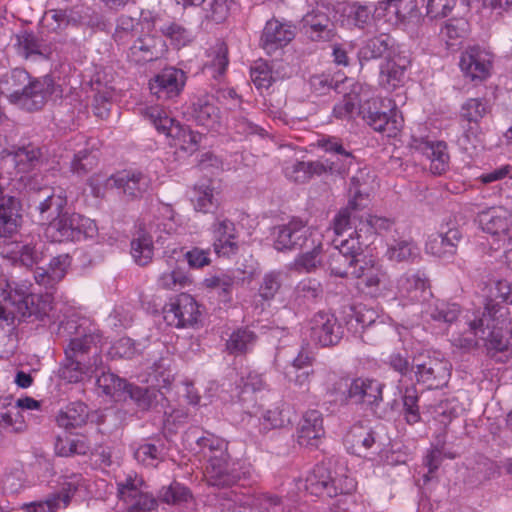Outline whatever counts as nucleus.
<instances>
[{
  "label": "nucleus",
  "mask_w": 512,
  "mask_h": 512,
  "mask_svg": "<svg viewBox=\"0 0 512 512\" xmlns=\"http://www.w3.org/2000/svg\"><path fill=\"white\" fill-rule=\"evenodd\" d=\"M492 296L486 302L483 311L473 313V318L467 317L468 330L459 345L464 348H473L481 344L489 352H503L512 346V318L506 305L500 304L496 299L512 303L511 286L506 280L495 283Z\"/></svg>",
  "instance_id": "obj_1"
},
{
  "label": "nucleus",
  "mask_w": 512,
  "mask_h": 512,
  "mask_svg": "<svg viewBox=\"0 0 512 512\" xmlns=\"http://www.w3.org/2000/svg\"><path fill=\"white\" fill-rule=\"evenodd\" d=\"M34 203L38 204L41 220L48 222L44 236L50 242H76L97 235L94 220L79 213H63L67 197L62 191L56 194L50 187L34 189Z\"/></svg>",
  "instance_id": "obj_2"
},
{
  "label": "nucleus",
  "mask_w": 512,
  "mask_h": 512,
  "mask_svg": "<svg viewBox=\"0 0 512 512\" xmlns=\"http://www.w3.org/2000/svg\"><path fill=\"white\" fill-rule=\"evenodd\" d=\"M58 334L68 341L65 348L67 363L61 368L60 376L69 383H78L82 381L85 371L77 358L89 353L92 347L97 349L98 344L101 343L102 334L95 324L79 318L62 322Z\"/></svg>",
  "instance_id": "obj_3"
},
{
  "label": "nucleus",
  "mask_w": 512,
  "mask_h": 512,
  "mask_svg": "<svg viewBox=\"0 0 512 512\" xmlns=\"http://www.w3.org/2000/svg\"><path fill=\"white\" fill-rule=\"evenodd\" d=\"M176 229L175 211L170 205L163 204L148 224H144L131 241V255L139 266L148 265L154 256L153 235L158 240L162 234H171Z\"/></svg>",
  "instance_id": "obj_4"
},
{
  "label": "nucleus",
  "mask_w": 512,
  "mask_h": 512,
  "mask_svg": "<svg viewBox=\"0 0 512 512\" xmlns=\"http://www.w3.org/2000/svg\"><path fill=\"white\" fill-rule=\"evenodd\" d=\"M71 259L68 254L59 255L51 259L49 268H34V280L39 286L46 288L45 293H38L37 302H34V322H40V326L50 325L55 322L52 314L53 295L52 289L61 281L70 266Z\"/></svg>",
  "instance_id": "obj_5"
},
{
  "label": "nucleus",
  "mask_w": 512,
  "mask_h": 512,
  "mask_svg": "<svg viewBox=\"0 0 512 512\" xmlns=\"http://www.w3.org/2000/svg\"><path fill=\"white\" fill-rule=\"evenodd\" d=\"M117 498L126 512H158V500L147 490L142 476L129 472L116 479Z\"/></svg>",
  "instance_id": "obj_6"
},
{
  "label": "nucleus",
  "mask_w": 512,
  "mask_h": 512,
  "mask_svg": "<svg viewBox=\"0 0 512 512\" xmlns=\"http://www.w3.org/2000/svg\"><path fill=\"white\" fill-rule=\"evenodd\" d=\"M360 113L368 126L387 137L397 136L403 127V117L391 99L369 100Z\"/></svg>",
  "instance_id": "obj_7"
},
{
  "label": "nucleus",
  "mask_w": 512,
  "mask_h": 512,
  "mask_svg": "<svg viewBox=\"0 0 512 512\" xmlns=\"http://www.w3.org/2000/svg\"><path fill=\"white\" fill-rule=\"evenodd\" d=\"M305 489L311 495L331 498L352 493L356 489V481L344 473L332 476L328 467L318 464L306 476Z\"/></svg>",
  "instance_id": "obj_8"
},
{
  "label": "nucleus",
  "mask_w": 512,
  "mask_h": 512,
  "mask_svg": "<svg viewBox=\"0 0 512 512\" xmlns=\"http://www.w3.org/2000/svg\"><path fill=\"white\" fill-rule=\"evenodd\" d=\"M342 387L347 388V391L342 393L343 401L350 400L355 404H365L371 409H374L378 407L383 400L382 392L384 384L375 379L359 377L353 379L350 384H348V379L340 378L327 392L333 395L338 393Z\"/></svg>",
  "instance_id": "obj_9"
},
{
  "label": "nucleus",
  "mask_w": 512,
  "mask_h": 512,
  "mask_svg": "<svg viewBox=\"0 0 512 512\" xmlns=\"http://www.w3.org/2000/svg\"><path fill=\"white\" fill-rule=\"evenodd\" d=\"M351 277L357 279L358 288L371 297L384 296L392 290V281L386 269L372 259L355 266Z\"/></svg>",
  "instance_id": "obj_10"
},
{
  "label": "nucleus",
  "mask_w": 512,
  "mask_h": 512,
  "mask_svg": "<svg viewBox=\"0 0 512 512\" xmlns=\"http://www.w3.org/2000/svg\"><path fill=\"white\" fill-rule=\"evenodd\" d=\"M333 245L334 251L329 259L331 274L341 278L351 276L353 268L359 266L357 257L367 244L350 234L349 239L334 238Z\"/></svg>",
  "instance_id": "obj_11"
},
{
  "label": "nucleus",
  "mask_w": 512,
  "mask_h": 512,
  "mask_svg": "<svg viewBox=\"0 0 512 512\" xmlns=\"http://www.w3.org/2000/svg\"><path fill=\"white\" fill-rule=\"evenodd\" d=\"M250 477V466L231 459L230 455L221 459H214L207 464L205 478L209 486L217 488H231L241 479Z\"/></svg>",
  "instance_id": "obj_12"
},
{
  "label": "nucleus",
  "mask_w": 512,
  "mask_h": 512,
  "mask_svg": "<svg viewBox=\"0 0 512 512\" xmlns=\"http://www.w3.org/2000/svg\"><path fill=\"white\" fill-rule=\"evenodd\" d=\"M202 312L197 301L187 293L171 299L163 308L165 322L176 328H193L200 321Z\"/></svg>",
  "instance_id": "obj_13"
},
{
  "label": "nucleus",
  "mask_w": 512,
  "mask_h": 512,
  "mask_svg": "<svg viewBox=\"0 0 512 512\" xmlns=\"http://www.w3.org/2000/svg\"><path fill=\"white\" fill-rule=\"evenodd\" d=\"M463 234L456 221L449 217L440 225L438 232L431 234L426 243V253L441 259L452 258L462 240Z\"/></svg>",
  "instance_id": "obj_14"
},
{
  "label": "nucleus",
  "mask_w": 512,
  "mask_h": 512,
  "mask_svg": "<svg viewBox=\"0 0 512 512\" xmlns=\"http://www.w3.org/2000/svg\"><path fill=\"white\" fill-rule=\"evenodd\" d=\"M272 235L273 246L278 251L303 250L311 238L318 236L302 220L295 218L287 224L274 227Z\"/></svg>",
  "instance_id": "obj_15"
},
{
  "label": "nucleus",
  "mask_w": 512,
  "mask_h": 512,
  "mask_svg": "<svg viewBox=\"0 0 512 512\" xmlns=\"http://www.w3.org/2000/svg\"><path fill=\"white\" fill-rule=\"evenodd\" d=\"M1 93L6 95L9 102L21 109L31 110L32 107V78L21 68L13 69L5 76L0 84Z\"/></svg>",
  "instance_id": "obj_16"
},
{
  "label": "nucleus",
  "mask_w": 512,
  "mask_h": 512,
  "mask_svg": "<svg viewBox=\"0 0 512 512\" xmlns=\"http://www.w3.org/2000/svg\"><path fill=\"white\" fill-rule=\"evenodd\" d=\"M318 147L330 154V157L319 160L322 162L326 173L343 175L348 172L355 162V156L350 146L344 144L338 137H322L318 140Z\"/></svg>",
  "instance_id": "obj_17"
},
{
  "label": "nucleus",
  "mask_w": 512,
  "mask_h": 512,
  "mask_svg": "<svg viewBox=\"0 0 512 512\" xmlns=\"http://www.w3.org/2000/svg\"><path fill=\"white\" fill-rule=\"evenodd\" d=\"M300 32L310 41L329 42L335 37V26L325 11L324 6L307 11L299 23Z\"/></svg>",
  "instance_id": "obj_18"
},
{
  "label": "nucleus",
  "mask_w": 512,
  "mask_h": 512,
  "mask_svg": "<svg viewBox=\"0 0 512 512\" xmlns=\"http://www.w3.org/2000/svg\"><path fill=\"white\" fill-rule=\"evenodd\" d=\"M413 368L417 382L426 385L428 389L442 387L450 377L448 362L429 355L415 357Z\"/></svg>",
  "instance_id": "obj_19"
},
{
  "label": "nucleus",
  "mask_w": 512,
  "mask_h": 512,
  "mask_svg": "<svg viewBox=\"0 0 512 512\" xmlns=\"http://www.w3.org/2000/svg\"><path fill=\"white\" fill-rule=\"evenodd\" d=\"M31 297L32 293L21 287L10 291L4 298V304L0 303V328H4V326L14 328L16 320L20 323L30 317L32 314L30 310Z\"/></svg>",
  "instance_id": "obj_20"
},
{
  "label": "nucleus",
  "mask_w": 512,
  "mask_h": 512,
  "mask_svg": "<svg viewBox=\"0 0 512 512\" xmlns=\"http://www.w3.org/2000/svg\"><path fill=\"white\" fill-rule=\"evenodd\" d=\"M185 72L176 67H165L149 81L152 95L159 100H170L178 97L186 84Z\"/></svg>",
  "instance_id": "obj_21"
},
{
  "label": "nucleus",
  "mask_w": 512,
  "mask_h": 512,
  "mask_svg": "<svg viewBox=\"0 0 512 512\" xmlns=\"http://www.w3.org/2000/svg\"><path fill=\"white\" fill-rule=\"evenodd\" d=\"M310 337L322 347L333 346L343 337V329L336 316L319 311L309 321Z\"/></svg>",
  "instance_id": "obj_22"
},
{
  "label": "nucleus",
  "mask_w": 512,
  "mask_h": 512,
  "mask_svg": "<svg viewBox=\"0 0 512 512\" xmlns=\"http://www.w3.org/2000/svg\"><path fill=\"white\" fill-rule=\"evenodd\" d=\"M460 68L472 81H483L489 77L492 68V55L479 46L468 47L461 55Z\"/></svg>",
  "instance_id": "obj_23"
},
{
  "label": "nucleus",
  "mask_w": 512,
  "mask_h": 512,
  "mask_svg": "<svg viewBox=\"0 0 512 512\" xmlns=\"http://www.w3.org/2000/svg\"><path fill=\"white\" fill-rule=\"evenodd\" d=\"M213 249L219 257H231L239 250L235 224L228 218L216 217L211 225Z\"/></svg>",
  "instance_id": "obj_24"
},
{
  "label": "nucleus",
  "mask_w": 512,
  "mask_h": 512,
  "mask_svg": "<svg viewBox=\"0 0 512 512\" xmlns=\"http://www.w3.org/2000/svg\"><path fill=\"white\" fill-rule=\"evenodd\" d=\"M167 52L165 40L154 34H146L137 38L128 51V59L135 64L156 61Z\"/></svg>",
  "instance_id": "obj_25"
},
{
  "label": "nucleus",
  "mask_w": 512,
  "mask_h": 512,
  "mask_svg": "<svg viewBox=\"0 0 512 512\" xmlns=\"http://www.w3.org/2000/svg\"><path fill=\"white\" fill-rule=\"evenodd\" d=\"M294 37L295 33L291 25L273 18L268 20L263 28L260 46L271 55L288 45Z\"/></svg>",
  "instance_id": "obj_26"
},
{
  "label": "nucleus",
  "mask_w": 512,
  "mask_h": 512,
  "mask_svg": "<svg viewBox=\"0 0 512 512\" xmlns=\"http://www.w3.org/2000/svg\"><path fill=\"white\" fill-rule=\"evenodd\" d=\"M186 114L198 125L207 128H214L220 119V110L215 105L214 97L207 93L193 97Z\"/></svg>",
  "instance_id": "obj_27"
},
{
  "label": "nucleus",
  "mask_w": 512,
  "mask_h": 512,
  "mask_svg": "<svg viewBox=\"0 0 512 512\" xmlns=\"http://www.w3.org/2000/svg\"><path fill=\"white\" fill-rule=\"evenodd\" d=\"M396 288L400 297L411 302L424 301L428 295H431L429 280L421 271H408L401 275L397 280Z\"/></svg>",
  "instance_id": "obj_28"
},
{
  "label": "nucleus",
  "mask_w": 512,
  "mask_h": 512,
  "mask_svg": "<svg viewBox=\"0 0 512 512\" xmlns=\"http://www.w3.org/2000/svg\"><path fill=\"white\" fill-rule=\"evenodd\" d=\"M344 443L349 453L363 457L375 446L379 447L376 432L363 423H356L349 429Z\"/></svg>",
  "instance_id": "obj_29"
},
{
  "label": "nucleus",
  "mask_w": 512,
  "mask_h": 512,
  "mask_svg": "<svg viewBox=\"0 0 512 512\" xmlns=\"http://www.w3.org/2000/svg\"><path fill=\"white\" fill-rule=\"evenodd\" d=\"M325 434L322 413L316 409L306 411L297 428V442L301 446L317 447Z\"/></svg>",
  "instance_id": "obj_30"
},
{
  "label": "nucleus",
  "mask_w": 512,
  "mask_h": 512,
  "mask_svg": "<svg viewBox=\"0 0 512 512\" xmlns=\"http://www.w3.org/2000/svg\"><path fill=\"white\" fill-rule=\"evenodd\" d=\"M25 410H32V397L20 398L15 403L0 407V427L13 432L25 430Z\"/></svg>",
  "instance_id": "obj_31"
},
{
  "label": "nucleus",
  "mask_w": 512,
  "mask_h": 512,
  "mask_svg": "<svg viewBox=\"0 0 512 512\" xmlns=\"http://www.w3.org/2000/svg\"><path fill=\"white\" fill-rule=\"evenodd\" d=\"M481 229L491 235L506 234L512 227V213L504 207H491L478 214Z\"/></svg>",
  "instance_id": "obj_32"
},
{
  "label": "nucleus",
  "mask_w": 512,
  "mask_h": 512,
  "mask_svg": "<svg viewBox=\"0 0 512 512\" xmlns=\"http://www.w3.org/2000/svg\"><path fill=\"white\" fill-rule=\"evenodd\" d=\"M396 53L395 39L386 33H381L367 39L358 51L360 62L379 58L389 59Z\"/></svg>",
  "instance_id": "obj_33"
},
{
  "label": "nucleus",
  "mask_w": 512,
  "mask_h": 512,
  "mask_svg": "<svg viewBox=\"0 0 512 512\" xmlns=\"http://www.w3.org/2000/svg\"><path fill=\"white\" fill-rule=\"evenodd\" d=\"M114 184L131 198L141 197L150 186V178L137 170H125L113 177Z\"/></svg>",
  "instance_id": "obj_34"
},
{
  "label": "nucleus",
  "mask_w": 512,
  "mask_h": 512,
  "mask_svg": "<svg viewBox=\"0 0 512 512\" xmlns=\"http://www.w3.org/2000/svg\"><path fill=\"white\" fill-rule=\"evenodd\" d=\"M379 7L394 14L397 21L406 27L418 25L422 20L415 0H383Z\"/></svg>",
  "instance_id": "obj_35"
},
{
  "label": "nucleus",
  "mask_w": 512,
  "mask_h": 512,
  "mask_svg": "<svg viewBox=\"0 0 512 512\" xmlns=\"http://www.w3.org/2000/svg\"><path fill=\"white\" fill-rule=\"evenodd\" d=\"M361 216L358 215L357 205L354 200L349 201L348 205L341 209L333 220V230L335 238L349 239L350 234L352 237H357L355 226H359Z\"/></svg>",
  "instance_id": "obj_36"
},
{
  "label": "nucleus",
  "mask_w": 512,
  "mask_h": 512,
  "mask_svg": "<svg viewBox=\"0 0 512 512\" xmlns=\"http://www.w3.org/2000/svg\"><path fill=\"white\" fill-rule=\"evenodd\" d=\"M204 72L213 79L219 80L224 76L229 65L228 47L223 42H217L206 51Z\"/></svg>",
  "instance_id": "obj_37"
},
{
  "label": "nucleus",
  "mask_w": 512,
  "mask_h": 512,
  "mask_svg": "<svg viewBox=\"0 0 512 512\" xmlns=\"http://www.w3.org/2000/svg\"><path fill=\"white\" fill-rule=\"evenodd\" d=\"M422 153L430 160V170L434 175H441L449 168L447 144L443 141H423Z\"/></svg>",
  "instance_id": "obj_38"
},
{
  "label": "nucleus",
  "mask_w": 512,
  "mask_h": 512,
  "mask_svg": "<svg viewBox=\"0 0 512 512\" xmlns=\"http://www.w3.org/2000/svg\"><path fill=\"white\" fill-rule=\"evenodd\" d=\"M461 309L457 303L448 302L441 299H433L422 311L426 319L437 323L451 324L456 321L460 315Z\"/></svg>",
  "instance_id": "obj_39"
},
{
  "label": "nucleus",
  "mask_w": 512,
  "mask_h": 512,
  "mask_svg": "<svg viewBox=\"0 0 512 512\" xmlns=\"http://www.w3.org/2000/svg\"><path fill=\"white\" fill-rule=\"evenodd\" d=\"M190 200L195 211L213 213L218 208V200L214 196V187L211 180H205L194 185Z\"/></svg>",
  "instance_id": "obj_40"
},
{
  "label": "nucleus",
  "mask_w": 512,
  "mask_h": 512,
  "mask_svg": "<svg viewBox=\"0 0 512 512\" xmlns=\"http://www.w3.org/2000/svg\"><path fill=\"white\" fill-rule=\"evenodd\" d=\"M126 395L134 402L141 411H148L155 408L165 397L161 391L154 387H140L129 384Z\"/></svg>",
  "instance_id": "obj_41"
},
{
  "label": "nucleus",
  "mask_w": 512,
  "mask_h": 512,
  "mask_svg": "<svg viewBox=\"0 0 512 512\" xmlns=\"http://www.w3.org/2000/svg\"><path fill=\"white\" fill-rule=\"evenodd\" d=\"M420 255L415 242L411 239H394L388 244L385 257L393 262H413Z\"/></svg>",
  "instance_id": "obj_42"
},
{
  "label": "nucleus",
  "mask_w": 512,
  "mask_h": 512,
  "mask_svg": "<svg viewBox=\"0 0 512 512\" xmlns=\"http://www.w3.org/2000/svg\"><path fill=\"white\" fill-rule=\"evenodd\" d=\"M196 444L208 464L212 463L214 457L218 460L229 455L227 442L212 433L206 432L204 436L198 437Z\"/></svg>",
  "instance_id": "obj_43"
},
{
  "label": "nucleus",
  "mask_w": 512,
  "mask_h": 512,
  "mask_svg": "<svg viewBox=\"0 0 512 512\" xmlns=\"http://www.w3.org/2000/svg\"><path fill=\"white\" fill-rule=\"evenodd\" d=\"M394 226V220L386 217L376 216V215H368L365 219L361 216V220H359V226H355V231L357 238L366 243L368 240V234L371 236L373 234H381L384 232H388Z\"/></svg>",
  "instance_id": "obj_44"
},
{
  "label": "nucleus",
  "mask_w": 512,
  "mask_h": 512,
  "mask_svg": "<svg viewBox=\"0 0 512 512\" xmlns=\"http://www.w3.org/2000/svg\"><path fill=\"white\" fill-rule=\"evenodd\" d=\"M325 173V168L319 160L308 162L297 161L285 168L286 177L296 183H305L313 176H321Z\"/></svg>",
  "instance_id": "obj_45"
},
{
  "label": "nucleus",
  "mask_w": 512,
  "mask_h": 512,
  "mask_svg": "<svg viewBox=\"0 0 512 512\" xmlns=\"http://www.w3.org/2000/svg\"><path fill=\"white\" fill-rule=\"evenodd\" d=\"M88 418V407L82 402L69 403L61 409L57 416V423L67 430L81 427Z\"/></svg>",
  "instance_id": "obj_46"
},
{
  "label": "nucleus",
  "mask_w": 512,
  "mask_h": 512,
  "mask_svg": "<svg viewBox=\"0 0 512 512\" xmlns=\"http://www.w3.org/2000/svg\"><path fill=\"white\" fill-rule=\"evenodd\" d=\"M128 385L129 383L125 379L111 372L102 371L96 379L98 393L115 399L126 396Z\"/></svg>",
  "instance_id": "obj_47"
},
{
  "label": "nucleus",
  "mask_w": 512,
  "mask_h": 512,
  "mask_svg": "<svg viewBox=\"0 0 512 512\" xmlns=\"http://www.w3.org/2000/svg\"><path fill=\"white\" fill-rule=\"evenodd\" d=\"M305 252L300 254L294 261L295 269L301 272H311L321 264L322 242L318 236L310 239L305 245Z\"/></svg>",
  "instance_id": "obj_48"
},
{
  "label": "nucleus",
  "mask_w": 512,
  "mask_h": 512,
  "mask_svg": "<svg viewBox=\"0 0 512 512\" xmlns=\"http://www.w3.org/2000/svg\"><path fill=\"white\" fill-rule=\"evenodd\" d=\"M34 110L40 109L46 101L62 97L61 85L55 84L51 76L46 75L42 79H34Z\"/></svg>",
  "instance_id": "obj_49"
},
{
  "label": "nucleus",
  "mask_w": 512,
  "mask_h": 512,
  "mask_svg": "<svg viewBox=\"0 0 512 512\" xmlns=\"http://www.w3.org/2000/svg\"><path fill=\"white\" fill-rule=\"evenodd\" d=\"M405 64L396 63L394 60L388 59L381 66L379 83L386 90H394L403 84L405 78Z\"/></svg>",
  "instance_id": "obj_50"
},
{
  "label": "nucleus",
  "mask_w": 512,
  "mask_h": 512,
  "mask_svg": "<svg viewBox=\"0 0 512 512\" xmlns=\"http://www.w3.org/2000/svg\"><path fill=\"white\" fill-rule=\"evenodd\" d=\"M173 129L174 132L170 136L171 146H174L188 154H192L198 150L202 137L200 133L192 131L190 128L182 125Z\"/></svg>",
  "instance_id": "obj_51"
},
{
  "label": "nucleus",
  "mask_w": 512,
  "mask_h": 512,
  "mask_svg": "<svg viewBox=\"0 0 512 512\" xmlns=\"http://www.w3.org/2000/svg\"><path fill=\"white\" fill-rule=\"evenodd\" d=\"M67 23L73 25H84L88 27H100L103 25L102 16L91 7L76 5L66 11Z\"/></svg>",
  "instance_id": "obj_52"
},
{
  "label": "nucleus",
  "mask_w": 512,
  "mask_h": 512,
  "mask_svg": "<svg viewBox=\"0 0 512 512\" xmlns=\"http://www.w3.org/2000/svg\"><path fill=\"white\" fill-rule=\"evenodd\" d=\"M144 116L159 133L167 137H170L174 132L172 128H177L180 125L179 122L170 117L168 113L159 106L148 107L145 110Z\"/></svg>",
  "instance_id": "obj_53"
},
{
  "label": "nucleus",
  "mask_w": 512,
  "mask_h": 512,
  "mask_svg": "<svg viewBox=\"0 0 512 512\" xmlns=\"http://www.w3.org/2000/svg\"><path fill=\"white\" fill-rule=\"evenodd\" d=\"M289 414V410L284 405L266 410L259 419L261 432L267 433L272 429H280L290 424Z\"/></svg>",
  "instance_id": "obj_54"
},
{
  "label": "nucleus",
  "mask_w": 512,
  "mask_h": 512,
  "mask_svg": "<svg viewBox=\"0 0 512 512\" xmlns=\"http://www.w3.org/2000/svg\"><path fill=\"white\" fill-rule=\"evenodd\" d=\"M13 198H0V237H7L16 231L18 215L14 207Z\"/></svg>",
  "instance_id": "obj_55"
},
{
  "label": "nucleus",
  "mask_w": 512,
  "mask_h": 512,
  "mask_svg": "<svg viewBox=\"0 0 512 512\" xmlns=\"http://www.w3.org/2000/svg\"><path fill=\"white\" fill-rule=\"evenodd\" d=\"M235 284V277L230 273H219L204 279L203 285L208 289L217 290L223 302H230L232 290Z\"/></svg>",
  "instance_id": "obj_56"
},
{
  "label": "nucleus",
  "mask_w": 512,
  "mask_h": 512,
  "mask_svg": "<svg viewBox=\"0 0 512 512\" xmlns=\"http://www.w3.org/2000/svg\"><path fill=\"white\" fill-rule=\"evenodd\" d=\"M256 342V335L248 328H239L234 331L226 342V349L230 354L246 353Z\"/></svg>",
  "instance_id": "obj_57"
},
{
  "label": "nucleus",
  "mask_w": 512,
  "mask_h": 512,
  "mask_svg": "<svg viewBox=\"0 0 512 512\" xmlns=\"http://www.w3.org/2000/svg\"><path fill=\"white\" fill-rule=\"evenodd\" d=\"M85 487L84 477L81 474L72 473L63 477L61 490L58 493H53V495L59 497L60 505L67 507L75 493Z\"/></svg>",
  "instance_id": "obj_58"
},
{
  "label": "nucleus",
  "mask_w": 512,
  "mask_h": 512,
  "mask_svg": "<svg viewBox=\"0 0 512 512\" xmlns=\"http://www.w3.org/2000/svg\"><path fill=\"white\" fill-rule=\"evenodd\" d=\"M488 104L482 98H469L461 106L460 117L467 123H478L488 113Z\"/></svg>",
  "instance_id": "obj_59"
},
{
  "label": "nucleus",
  "mask_w": 512,
  "mask_h": 512,
  "mask_svg": "<svg viewBox=\"0 0 512 512\" xmlns=\"http://www.w3.org/2000/svg\"><path fill=\"white\" fill-rule=\"evenodd\" d=\"M322 294L320 282L316 279L306 278L301 280L293 292L294 301L299 305L314 301Z\"/></svg>",
  "instance_id": "obj_60"
},
{
  "label": "nucleus",
  "mask_w": 512,
  "mask_h": 512,
  "mask_svg": "<svg viewBox=\"0 0 512 512\" xmlns=\"http://www.w3.org/2000/svg\"><path fill=\"white\" fill-rule=\"evenodd\" d=\"M189 283L186 272L180 267H174L162 272L157 279V286L164 290H178Z\"/></svg>",
  "instance_id": "obj_61"
},
{
  "label": "nucleus",
  "mask_w": 512,
  "mask_h": 512,
  "mask_svg": "<svg viewBox=\"0 0 512 512\" xmlns=\"http://www.w3.org/2000/svg\"><path fill=\"white\" fill-rule=\"evenodd\" d=\"M282 286V275L277 271L265 273L258 288V296L264 302L275 298Z\"/></svg>",
  "instance_id": "obj_62"
},
{
  "label": "nucleus",
  "mask_w": 512,
  "mask_h": 512,
  "mask_svg": "<svg viewBox=\"0 0 512 512\" xmlns=\"http://www.w3.org/2000/svg\"><path fill=\"white\" fill-rule=\"evenodd\" d=\"M191 497L189 489L178 482L162 487L158 493L162 502L172 505L188 502Z\"/></svg>",
  "instance_id": "obj_63"
},
{
  "label": "nucleus",
  "mask_w": 512,
  "mask_h": 512,
  "mask_svg": "<svg viewBox=\"0 0 512 512\" xmlns=\"http://www.w3.org/2000/svg\"><path fill=\"white\" fill-rule=\"evenodd\" d=\"M468 23L462 18H451L441 27L440 37L448 47L454 45V41L462 38L467 31Z\"/></svg>",
  "instance_id": "obj_64"
}]
</instances>
